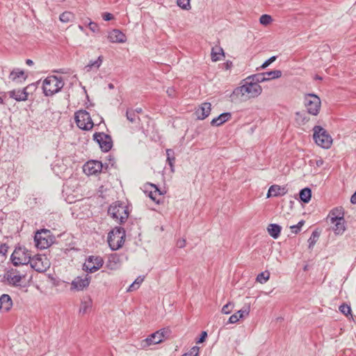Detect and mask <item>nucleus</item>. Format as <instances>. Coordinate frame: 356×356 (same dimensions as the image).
Instances as JSON below:
<instances>
[{
  "label": "nucleus",
  "mask_w": 356,
  "mask_h": 356,
  "mask_svg": "<svg viewBox=\"0 0 356 356\" xmlns=\"http://www.w3.org/2000/svg\"><path fill=\"white\" fill-rule=\"evenodd\" d=\"M239 320L240 318H238V316L237 315V314L235 313L229 318L228 323H237Z\"/></svg>",
  "instance_id": "55"
},
{
  "label": "nucleus",
  "mask_w": 356,
  "mask_h": 356,
  "mask_svg": "<svg viewBox=\"0 0 356 356\" xmlns=\"http://www.w3.org/2000/svg\"><path fill=\"white\" fill-rule=\"evenodd\" d=\"M29 85L23 89L13 90L8 92L10 98L15 99L17 102H23L28 99L29 93L27 89L31 86Z\"/></svg>",
  "instance_id": "14"
},
{
  "label": "nucleus",
  "mask_w": 356,
  "mask_h": 356,
  "mask_svg": "<svg viewBox=\"0 0 356 356\" xmlns=\"http://www.w3.org/2000/svg\"><path fill=\"white\" fill-rule=\"evenodd\" d=\"M246 79L250 81H252L254 84H259V83L266 81V77L264 76V72L252 74L248 76Z\"/></svg>",
  "instance_id": "28"
},
{
  "label": "nucleus",
  "mask_w": 356,
  "mask_h": 356,
  "mask_svg": "<svg viewBox=\"0 0 356 356\" xmlns=\"http://www.w3.org/2000/svg\"><path fill=\"white\" fill-rule=\"evenodd\" d=\"M252 85L251 87L252 90V97H257L262 92V88L259 84H254L252 81H250Z\"/></svg>",
  "instance_id": "38"
},
{
  "label": "nucleus",
  "mask_w": 356,
  "mask_h": 356,
  "mask_svg": "<svg viewBox=\"0 0 356 356\" xmlns=\"http://www.w3.org/2000/svg\"><path fill=\"white\" fill-rule=\"evenodd\" d=\"M341 216L342 218H344V212L342 209V208H335L332 209L330 212V219L332 218H339Z\"/></svg>",
  "instance_id": "43"
},
{
  "label": "nucleus",
  "mask_w": 356,
  "mask_h": 356,
  "mask_svg": "<svg viewBox=\"0 0 356 356\" xmlns=\"http://www.w3.org/2000/svg\"><path fill=\"white\" fill-rule=\"evenodd\" d=\"M264 76L266 77V81H270L275 79H278L282 76V72L281 70H275L264 72Z\"/></svg>",
  "instance_id": "30"
},
{
  "label": "nucleus",
  "mask_w": 356,
  "mask_h": 356,
  "mask_svg": "<svg viewBox=\"0 0 356 356\" xmlns=\"http://www.w3.org/2000/svg\"><path fill=\"white\" fill-rule=\"evenodd\" d=\"M74 120L77 127L82 130H90L94 126L90 113L85 110H80L76 112Z\"/></svg>",
  "instance_id": "8"
},
{
  "label": "nucleus",
  "mask_w": 356,
  "mask_h": 356,
  "mask_svg": "<svg viewBox=\"0 0 356 356\" xmlns=\"http://www.w3.org/2000/svg\"><path fill=\"white\" fill-rule=\"evenodd\" d=\"M144 280V277H142V276H138L134 281L135 284H136L138 286H140V285L141 284V283L143 282Z\"/></svg>",
  "instance_id": "62"
},
{
  "label": "nucleus",
  "mask_w": 356,
  "mask_h": 356,
  "mask_svg": "<svg viewBox=\"0 0 356 356\" xmlns=\"http://www.w3.org/2000/svg\"><path fill=\"white\" fill-rule=\"evenodd\" d=\"M102 18L104 21H110L114 18V16L110 13H104L102 14Z\"/></svg>",
  "instance_id": "57"
},
{
  "label": "nucleus",
  "mask_w": 356,
  "mask_h": 356,
  "mask_svg": "<svg viewBox=\"0 0 356 356\" xmlns=\"http://www.w3.org/2000/svg\"><path fill=\"white\" fill-rule=\"evenodd\" d=\"M218 51H216L215 48H212L211 56V60L213 62H216L218 60H220L218 55H222V56H225V53H224L223 49L221 47H218Z\"/></svg>",
  "instance_id": "36"
},
{
  "label": "nucleus",
  "mask_w": 356,
  "mask_h": 356,
  "mask_svg": "<svg viewBox=\"0 0 356 356\" xmlns=\"http://www.w3.org/2000/svg\"><path fill=\"white\" fill-rule=\"evenodd\" d=\"M207 337V332L206 331H202L200 335V337L196 339L195 342L197 343H203Z\"/></svg>",
  "instance_id": "52"
},
{
  "label": "nucleus",
  "mask_w": 356,
  "mask_h": 356,
  "mask_svg": "<svg viewBox=\"0 0 356 356\" xmlns=\"http://www.w3.org/2000/svg\"><path fill=\"white\" fill-rule=\"evenodd\" d=\"M88 28L90 29V30L94 33L95 32H98L99 31V26L97 23L95 22H90L89 24H88Z\"/></svg>",
  "instance_id": "53"
},
{
  "label": "nucleus",
  "mask_w": 356,
  "mask_h": 356,
  "mask_svg": "<svg viewBox=\"0 0 356 356\" xmlns=\"http://www.w3.org/2000/svg\"><path fill=\"white\" fill-rule=\"evenodd\" d=\"M54 236L52 235L50 230L47 229L38 230L34 236L35 247L40 250H44L49 247L54 243Z\"/></svg>",
  "instance_id": "6"
},
{
  "label": "nucleus",
  "mask_w": 356,
  "mask_h": 356,
  "mask_svg": "<svg viewBox=\"0 0 356 356\" xmlns=\"http://www.w3.org/2000/svg\"><path fill=\"white\" fill-rule=\"evenodd\" d=\"M108 39L111 42L123 43L127 40V37L119 29H113L109 32Z\"/></svg>",
  "instance_id": "18"
},
{
  "label": "nucleus",
  "mask_w": 356,
  "mask_h": 356,
  "mask_svg": "<svg viewBox=\"0 0 356 356\" xmlns=\"http://www.w3.org/2000/svg\"><path fill=\"white\" fill-rule=\"evenodd\" d=\"M177 245L179 248H183L186 246V240L184 238H180L177 241Z\"/></svg>",
  "instance_id": "60"
},
{
  "label": "nucleus",
  "mask_w": 356,
  "mask_h": 356,
  "mask_svg": "<svg viewBox=\"0 0 356 356\" xmlns=\"http://www.w3.org/2000/svg\"><path fill=\"white\" fill-rule=\"evenodd\" d=\"M316 164L318 167H320L323 164V159H320L318 160H316Z\"/></svg>",
  "instance_id": "64"
},
{
  "label": "nucleus",
  "mask_w": 356,
  "mask_h": 356,
  "mask_svg": "<svg viewBox=\"0 0 356 356\" xmlns=\"http://www.w3.org/2000/svg\"><path fill=\"white\" fill-rule=\"evenodd\" d=\"M211 111V104L209 102L202 103L200 107L196 110L195 115L198 120H204L207 118Z\"/></svg>",
  "instance_id": "16"
},
{
  "label": "nucleus",
  "mask_w": 356,
  "mask_h": 356,
  "mask_svg": "<svg viewBox=\"0 0 356 356\" xmlns=\"http://www.w3.org/2000/svg\"><path fill=\"white\" fill-rule=\"evenodd\" d=\"M148 196L149 197V198L154 201V202H156L157 204H161V201L160 199H157L156 198V194L154 193V191H150L149 193V195Z\"/></svg>",
  "instance_id": "54"
},
{
  "label": "nucleus",
  "mask_w": 356,
  "mask_h": 356,
  "mask_svg": "<svg viewBox=\"0 0 356 356\" xmlns=\"http://www.w3.org/2000/svg\"><path fill=\"white\" fill-rule=\"evenodd\" d=\"M83 171L87 175H96L101 172H105L104 165L97 160H90L83 166Z\"/></svg>",
  "instance_id": "11"
},
{
  "label": "nucleus",
  "mask_w": 356,
  "mask_h": 356,
  "mask_svg": "<svg viewBox=\"0 0 356 356\" xmlns=\"http://www.w3.org/2000/svg\"><path fill=\"white\" fill-rule=\"evenodd\" d=\"M272 20L271 16L267 14L262 15L259 18L260 24L264 26L268 25Z\"/></svg>",
  "instance_id": "46"
},
{
  "label": "nucleus",
  "mask_w": 356,
  "mask_h": 356,
  "mask_svg": "<svg viewBox=\"0 0 356 356\" xmlns=\"http://www.w3.org/2000/svg\"><path fill=\"white\" fill-rule=\"evenodd\" d=\"M106 161L107 162H106L104 165V170L105 172L106 170H108V167L109 165L111 167H113V168H115V158L113 155L111 154H109L107 157H106Z\"/></svg>",
  "instance_id": "39"
},
{
  "label": "nucleus",
  "mask_w": 356,
  "mask_h": 356,
  "mask_svg": "<svg viewBox=\"0 0 356 356\" xmlns=\"http://www.w3.org/2000/svg\"><path fill=\"white\" fill-rule=\"evenodd\" d=\"M139 288V286H138L135 282H134L130 286H129L127 291H133Z\"/></svg>",
  "instance_id": "61"
},
{
  "label": "nucleus",
  "mask_w": 356,
  "mask_h": 356,
  "mask_svg": "<svg viewBox=\"0 0 356 356\" xmlns=\"http://www.w3.org/2000/svg\"><path fill=\"white\" fill-rule=\"evenodd\" d=\"M200 348L197 346H195L191 348V350L181 356H197L199 354Z\"/></svg>",
  "instance_id": "49"
},
{
  "label": "nucleus",
  "mask_w": 356,
  "mask_h": 356,
  "mask_svg": "<svg viewBox=\"0 0 356 356\" xmlns=\"http://www.w3.org/2000/svg\"><path fill=\"white\" fill-rule=\"evenodd\" d=\"M288 189L286 186H282L279 185H272L267 193V197H280L286 194Z\"/></svg>",
  "instance_id": "17"
},
{
  "label": "nucleus",
  "mask_w": 356,
  "mask_h": 356,
  "mask_svg": "<svg viewBox=\"0 0 356 356\" xmlns=\"http://www.w3.org/2000/svg\"><path fill=\"white\" fill-rule=\"evenodd\" d=\"M27 77L28 76L25 74L24 71L19 68L13 70L9 74V79L10 80L20 83L24 81Z\"/></svg>",
  "instance_id": "19"
},
{
  "label": "nucleus",
  "mask_w": 356,
  "mask_h": 356,
  "mask_svg": "<svg viewBox=\"0 0 356 356\" xmlns=\"http://www.w3.org/2000/svg\"><path fill=\"white\" fill-rule=\"evenodd\" d=\"M339 309L341 314L345 315L346 317L353 318L352 309L350 305L343 303L339 307Z\"/></svg>",
  "instance_id": "31"
},
{
  "label": "nucleus",
  "mask_w": 356,
  "mask_h": 356,
  "mask_svg": "<svg viewBox=\"0 0 356 356\" xmlns=\"http://www.w3.org/2000/svg\"><path fill=\"white\" fill-rule=\"evenodd\" d=\"M157 332H159V336L161 337L162 341H163L165 339H168L171 333V331L169 328H162Z\"/></svg>",
  "instance_id": "47"
},
{
  "label": "nucleus",
  "mask_w": 356,
  "mask_h": 356,
  "mask_svg": "<svg viewBox=\"0 0 356 356\" xmlns=\"http://www.w3.org/2000/svg\"><path fill=\"white\" fill-rule=\"evenodd\" d=\"M73 17H74V15L72 14V13L65 11V12H63L62 14H60L59 19H60V22H64V23H67L69 22L72 21Z\"/></svg>",
  "instance_id": "37"
},
{
  "label": "nucleus",
  "mask_w": 356,
  "mask_h": 356,
  "mask_svg": "<svg viewBox=\"0 0 356 356\" xmlns=\"http://www.w3.org/2000/svg\"><path fill=\"white\" fill-rule=\"evenodd\" d=\"M13 306V300L8 294H3L0 297V310L8 312Z\"/></svg>",
  "instance_id": "21"
},
{
  "label": "nucleus",
  "mask_w": 356,
  "mask_h": 356,
  "mask_svg": "<svg viewBox=\"0 0 356 356\" xmlns=\"http://www.w3.org/2000/svg\"><path fill=\"white\" fill-rule=\"evenodd\" d=\"M190 2L191 0H177V6L185 10H189L191 8Z\"/></svg>",
  "instance_id": "40"
},
{
  "label": "nucleus",
  "mask_w": 356,
  "mask_h": 356,
  "mask_svg": "<svg viewBox=\"0 0 356 356\" xmlns=\"http://www.w3.org/2000/svg\"><path fill=\"white\" fill-rule=\"evenodd\" d=\"M64 86V81L62 77L52 75L47 76L42 84V90L45 96H52L58 92Z\"/></svg>",
  "instance_id": "1"
},
{
  "label": "nucleus",
  "mask_w": 356,
  "mask_h": 356,
  "mask_svg": "<svg viewBox=\"0 0 356 356\" xmlns=\"http://www.w3.org/2000/svg\"><path fill=\"white\" fill-rule=\"evenodd\" d=\"M250 306H244L240 310L237 311L236 314L238 316V318H243L245 316H248L250 314Z\"/></svg>",
  "instance_id": "41"
},
{
  "label": "nucleus",
  "mask_w": 356,
  "mask_h": 356,
  "mask_svg": "<svg viewBox=\"0 0 356 356\" xmlns=\"http://www.w3.org/2000/svg\"><path fill=\"white\" fill-rule=\"evenodd\" d=\"M103 61V57L102 56H99L97 60H90L89 63L85 66V69L87 72H90L93 68L98 70L102 65Z\"/></svg>",
  "instance_id": "27"
},
{
  "label": "nucleus",
  "mask_w": 356,
  "mask_h": 356,
  "mask_svg": "<svg viewBox=\"0 0 356 356\" xmlns=\"http://www.w3.org/2000/svg\"><path fill=\"white\" fill-rule=\"evenodd\" d=\"M31 259V251L25 247H16L10 256V261L15 266H28Z\"/></svg>",
  "instance_id": "5"
},
{
  "label": "nucleus",
  "mask_w": 356,
  "mask_h": 356,
  "mask_svg": "<svg viewBox=\"0 0 356 356\" xmlns=\"http://www.w3.org/2000/svg\"><path fill=\"white\" fill-rule=\"evenodd\" d=\"M159 335V332H155L151 334L147 338H146L145 341L147 346H150L152 344H158L162 342V339Z\"/></svg>",
  "instance_id": "26"
},
{
  "label": "nucleus",
  "mask_w": 356,
  "mask_h": 356,
  "mask_svg": "<svg viewBox=\"0 0 356 356\" xmlns=\"http://www.w3.org/2000/svg\"><path fill=\"white\" fill-rule=\"evenodd\" d=\"M91 277L88 274L84 277L81 276L76 277L71 283V289L76 291H83L87 288L90 283Z\"/></svg>",
  "instance_id": "12"
},
{
  "label": "nucleus",
  "mask_w": 356,
  "mask_h": 356,
  "mask_svg": "<svg viewBox=\"0 0 356 356\" xmlns=\"http://www.w3.org/2000/svg\"><path fill=\"white\" fill-rule=\"evenodd\" d=\"M331 223L334 224L333 231L335 234L341 235L346 230V220L341 216L330 219Z\"/></svg>",
  "instance_id": "15"
},
{
  "label": "nucleus",
  "mask_w": 356,
  "mask_h": 356,
  "mask_svg": "<svg viewBox=\"0 0 356 356\" xmlns=\"http://www.w3.org/2000/svg\"><path fill=\"white\" fill-rule=\"evenodd\" d=\"M312 195V189L309 187H305L300 191L298 200L300 202L307 204L311 200Z\"/></svg>",
  "instance_id": "23"
},
{
  "label": "nucleus",
  "mask_w": 356,
  "mask_h": 356,
  "mask_svg": "<svg viewBox=\"0 0 356 356\" xmlns=\"http://www.w3.org/2000/svg\"><path fill=\"white\" fill-rule=\"evenodd\" d=\"M8 246L6 243H1L0 245V260L2 262L6 258V253L8 252Z\"/></svg>",
  "instance_id": "45"
},
{
  "label": "nucleus",
  "mask_w": 356,
  "mask_h": 356,
  "mask_svg": "<svg viewBox=\"0 0 356 356\" xmlns=\"http://www.w3.org/2000/svg\"><path fill=\"white\" fill-rule=\"evenodd\" d=\"M149 185L154 188V193L160 196L163 195L164 193H163V191L156 185V184H149Z\"/></svg>",
  "instance_id": "59"
},
{
  "label": "nucleus",
  "mask_w": 356,
  "mask_h": 356,
  "mask_svg": "<svg viewBox=\"0 0 356 356\" xmlns=\"http://www.w3.org/2000/svg\"><path fill=\"white\" fill-rule=\"evenodd\" d=\"M104 264L103 259L99 256H89L83 265V270L88 273L98 270Z\"/></svg>",
  "instance_id": "10"
},
{
  "label": "nucleus",
  "mask_w": 356,
  "mask_h": 356,
  "mask_svg": "<svg viewBox=\"0 0 356 356\" xmlns=\"http://www.w3.org/2000/svg\"><path fill=\"white\" fill-rule=\"evenodd\" d=\"M296 121L302 125L307 124L310 118L305 111H299L296 113Z\"/></svg>",
  "instance_id": "29"
},
{
  "label": "nucleus",
  "mask_w": 356,
  "mask_h": 356,
  "mask_svg": "<svg viewBox=\"0 0 356 356\" xmlns=\"http://www.w3.org/2000/svg\"><path fill=\"white\" fill-rule=\"evenodd\" d=\"M269 235L274 239H277L280 236L282 227L276 223H270L267 227Z\"/></svg>",
  "instance_id": "24"
},
{
  "label": "nucleus",
  "mask_w": 356,
  "mask_h": 356,
  "mask_svg": "<svg viewBox=\"0 0 356 356\" xmlns=\"http://www.w3.org/2000/svg\"><path fill=\"white\" fill-rule=\"evenodd\" d=\"M277 58L276 56H271L268 59H267L260 67L261 69H265L268 65H270L272 63H273Z\"/></svg>",
  "instance_id": "50"
},
{
  "label": "nucleus",
  "mask_w": 356,
  "mask_h": 356,
  "mask_svg": "<svg viewBox=\"0 0 356 356\" xmlns=\"http://www.w3.org/2000/svg\"><path fill=\"white\" fill-rule=\"evenodd\" d=\"M90 307V303L87 302H81V307L79 309V313L83 314H86L88 311V309Z\"/></svg>",
  "instance_id": "51"
},
{
  "label": "nucleus",
  "mask_w": 356,
  "mask_h": 356,
  "mask_svg": "<svg viewBox=\"0 0 356 356\" xmlns=\"http://www.w3.org/2000/svg\"><path fill=\"white\" fill-rule=\"evenodd\" d=\"M127 119L131 123H136L137 120H140V118L135 114L133 108H127L126 111Z\"/></svg>",
  "instance_id": "33"
},
{
  "label": "nucleus",
  "mask_w": 356,
  "mask_h": 356,
  "mask_svg": "<svg viewBox=\"0 0 356 356\" xmlns=\"http://www.w3.org/2000/svg\"><path fill=\"white\" fill-rule=\"evenodd\" d=\"M319 236H320V233L317 230H314L312 232L311 236L308 239L309 249L313 248L314 245L317 242Z\"/></svg>",
  "instance_id": "35"
},
{
  "label": "nucleus",
  "mask_w": 356,
  "mask_h": 356,
  "mask_svg": "<svg viewBox=\"0 0 356 356\" xmlns=\"http://www.w3.org/2000/svg\"><path fill=\"white\" fill-rule=\"evenodd\" d=\"M304 104L309 114L317 115L319 113L321 101L320 97L314 93H308L305 95Z\"/></svg>",
  "instance_id": "7"
},
{
  "label": "nucleus",
  "mask_w": 356,
  "mask_h": 356,
  "mask_svg": "<svg viewBox=\"0 0 356 356\" xmlns=\"http://www.w3.org/2000/svg\"><path fill=\"white\" fill-rule=\"evenodd\" d=\"M26 273L25 271L21 272L20 270L16 269V268H10L7 270L6 274H10L13 275V274H24Z\"/></svg>",
  "instance_id": "58"
},
{
  "label": "nucleus",
  "mask_w": 356,
  "mask_h": 356,
  "mask_svg": "<svg viewBox=\"0 0 356 356\" xmlns=\"http://www.w3.org/2000/svg\"><path fill=\"white\" fill-rule=\"evenodd\" d=\"M232 118V113L230 112H225L220 114L218 117L213 118L211 124L212 126L219 127L225 122L229 121Z\"/></svg>",
  "instance_id": "20"
},
{
  "label": "nucleus",
  "mask_w": 356,
  "mask_h": 356,
  "mask_svg": "<svg viewBox=\"0 0 356 356\" xmlns=\"http://www.w3.org/2000/svg\"><path fill=\"white\" fill-rule=\"evenodd\" d=\"M26 276V273H24V274H17L14 275L6 274L4 277L7 280L10 285L17 286L19 285V282H20L22 279L25 278Z\"/></svg>",
  "instance_id": "22"
},
{
  "label": "nucleus",
  "mask_w": 356,
  "mask_h": 356,
  "mask_svg": "<svg viewBox=\"0 0 356 356\" xmlns=\"http://www.w3.org/2000/svg\"><path fill=\"white\" fill-rule=\"evenodd\" d=\"M305 221L304 220H300L297 225H294L290 227V229L292 232V233L297 234H298L300 230L301 227L304 225Z\"/></svg>",
  "instance_id": "44"
},
{
  "label": "nucleus",
  "mask_w": 356,
  "mask_h": 356,
  "mask_svg": "<svg viewBox=\"0 0 356 356\" xmlns=\"http://www.w3.org/2000/svg\"><path fill=\"white\" fill-rule=\"evenodd\" d=\"M313 138L315 143L323 149H329L332 144V136L321 126L316 125L313 128Z\"/></svg>",
  "instance_id": "4"
},
{
  "label": "nucleus",
  "mask_w": 356,
  "mask_h": 356,
  "mask_svg": "<svg viewBox=\"0 0 356 356\" xmlns=\"http://www.w3.org/2000/svg\"><path fill=\"white\" fill-rule=\"evenodd\" d=\"M243 96H244L243 89L241 86L236 87V88L234 89V90L232 91V92L230 95V97L232 98V101H235V100L241 99Z\"/></svg>",
  "instance_id": "32"
},
{
  "label": "nucleus",
  "mask_w": 356,
  "mask_h": 356,
  "mask_svg": "<svg viewBox=\"0 0 356 356\" xmlns=\"http://www.w3.org/2000/svg\"><path fill=\"white\" fill-rule=\"evenodd\" d=\"M233 66L232 62L231 60H227L224 63L222 64V68L225 70H230Z\"/></svg>",
  "instance_id": "56"
},
{
  "label": "nucleus",
  "mask_w": 356,
  "mask_h": 356,
  "mask_svg": "<svg viewBox=\"0 0 356 356\" xmlns=\"http://www.w3.org/2000/svg\"><path fill=\"white\" fill-rule=\"evenodd\" d=\"M166 162L169 165L170 168V171L172 172H174V165L175 162V152L172 149H166Z\"/></svg>",
  "instance_id": "25"
},
{
  "label": "nucleus",
  "mask_w": 356,
  "mask_h": 356,
  "mask_svg": "<svg viewBox=\"0 0 356 356\" xmlns=\"http://www.w3.org/2000/svg\"><path fill=\"white\" fill-rule=\"evenodd\" d=\"M108 214L113 219L118 220L120 224L124 223L128 218L129 211L128 207L120 201L111 204L108 209Z\"/></svg>",
  "instance_id": "2"
},
{
  "label": "nucleus",
  "mask_w": 356,
  "mask_h": 356,
  "mask_svg": "<svg viewBox=\"0 0 356 356\" xmlns=\"http://www.w3.org/2000/svg\"><path fill=\"white\" fill-rule=\"evenodd\" d=\"M350 202L353 204H356V191L350 197Z\"/></svg>",
  "instance_id": "63"
},
{
  "label": "nucleus",
  "mask_w": 356,
  "mask_h": 356,
  "mask_svg": "<svg viewBox=\"0 0 356 356\" xmlns=\"http://www.w3.org/2000/svg\"><path fill=\"white\" fill-rule=\"evenodd\" d=\"M270 278V273L268 270L260 273L257 275L256 281L261 283H266Z\"/></svg>",
  "instance_id": "34"
},
{
  "label": "nucleus",
  "mask_w": 356,
  "mask_h": 356,
  "mask_svg": "<svg viewBox=\"0 0 356 356\" xmlns=\"http://www.w3.org/2000/svg\"><path fill=\"white\" fill-rule=\"evenodd\" d=\"M92 138L97 143L102 152H108L112 149L113 144L112 137L110 135L104 132H95Z\"/></svg>",
  "instance_id": "9"
},
{
  "label": "nucleus",
  "mask_w": 356,
  "mask_h": 356,
  "mask_svg": "<svg viewBox=\"0 0 356 356\" xmlns=\"http://www.w3.org/2000/svg\"><path fill=\"white\" fill-rule=\"evenodd\" d=\"M30 267L38 273L46 271L47 268V263L44 264L42 261V256L40 254H35L31 257V261L29 262Z\"/></svg>",
  "instance_id": "13"
},
{
  "label": "nucleus",
  "mask_w": 356,
  "mask_h": 356,
  "mask_svg": "<svg viewBox=\"0 0 356 356\" xmlns=\"http://www.w3.org/2000/svg\"><path fill=\"white\" fill-rule=\"evenodd\" d=\"M245 81V83L242 86L243 89V93L244 95L245 94L250 95V97H252V89L251 87H252V85L250 82V81L247 80L246 79L243 80Z\"/></svg>",
  "instance_id": "42"
},
{
  "label": "nucleus",
  "mask_w": 356,
  "mask_h": 356,
  "mask_svg": "<svg viewBox=\"0 0 356 356\" xmlns=\"http://www.w3.org/2000/svg\"><path fill=\"white\" fill-rule=\"evenodd\" d=\"M125 229L122 227H115L108 234V243L112 250L120 249L125 241Z\"/></svg>",
  "instance_id": "3"
},
{
  "label": "nucleus",
  "mask_w": 356,
  "mask_h": 356,
  "mask_svg": "<svg viewBox=\"0 0 356 356\" xmlns=\"http://www.w3.org/2000/svg\"><path fill=\"white\" fill-rule=\"evenodd\" d=\"M234 303L233 302H229L228 303H227L226 305H225L222 308V313L225 314H229L232 312L233 308H234Z\"/></svg>",
  "instance_id": "48"
}]
</instances>
